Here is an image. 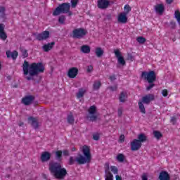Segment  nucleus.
<instances>
[{
  "mask_svg": "<svg viewBox=\"0 0 180 180\" xmlns=\"http://www.w3.org/2000/svg\"><path fill=\"white\" fill-rule=\"evenodd\" d=\"M117 113H118V115L120 116L123 113V109L122 108L118 109Z\"/></svg>",
  "mask_w": 180,
  "mask_h": 180,
  "instance_id": "51",
  "label": "nucleus"
},
{
  "mask_svg": "<svg viewBox=\"0 0 180 180\" xmlns=\"http://www.w3.org/2000/svg\"><path fill=\"white\" fill-rule=\"evenodd\" d=\"M71 7L77 8V5H78V0H71Z\"/></svg>",
  "mask_w": 180,
  "mask_h": 180,
  "instance_id": "38",
  "label": "nucleus"
},
{
  "mask_svg": "<svg viewBox=\"0 0 180 180\" xmlns=\"http://www.w3.org/2000/svg\"><path fill=\"white\" fill-rule=\"evenodd\" d=\"M2 70V65L0 63V71Z\"/></svg>",
  "mask_w": 180,
  "mask_h": 180,
  "instance_id": "60",
  "label": "nucleus"
},
{
  "mask_svg": "<svg viewBox=\"0 0 180 180\" xmlns=\"http://www.w3.org/2000/svg\"><path fill=\"white\" fill-rule=\"evenodd\" d=\"M94 71V66L89 65L87 68V72H92Z\"/></svg>",
  "mask_w": 180,
  "mask_h": 180,
  "instance_id": "44",
  "label": "nucleus"
},
{
  "mask_svg": "<svg viewBox=\"0 0 180 180\" xmlns=\"http://www.w3.org/2000/svg\"><path fill=\"white\" fill-rule=\"evenodd\" d=\"M93 139H94V140H96V141L99 140V134H94L93 135Z\"/></svg>",
  "mask_w": 180,
  "mask_h": 180,
  "instance_id": "45",
  "label": "nucleus"
},
{
  "mask_svg": "<svg viewBox=\"0 0 180 180\" xmlns=\"http://www.w3.org/2000/svg\"><path fill=\"white\" fill-rule=\"evenodd\" d=\"M6 54L8 58H11H11H13V60H16L18 53V51H14L13 52H11V51H7L6 52Z\"/></svg>",
  "mask_w": 180,
  "mask_h": 180,
  "instance_id": "20",
  "label": "nucleus"
},
{
  "mask_svg": "<svg viewBox=\"0 0 180 180\" xmlns=\"http://www.w3.org/2000/svg\"><path fill=\"white\" fill-rule=\"evenodd\" d=\"M153 136L157 139V140H160L162 137V134L158 131H153Z\"/></svg>",
  "mask_w": 180,
  "mask_h": 180,
  "instance_id": "33",
  "label": "nucleus"
},
{
  "mask_svg": "<svg viewBox=\"0 0 180 180\" xmlns=\"http://www.w3.org/2000/svg\"><path fill=\"white\" fill-rule=\"evenodd\" d=\"M114 53L115 54V57L117 58V61L120 65H126V60H124V58L122 55V52H120L119 49H115L114 51Z\"/></svg>",
  "mask_w": 180,
  "mask_h": 180,
  "instance_id": "9",
  "label": "nucleus"
},
{
  "mask_svg": "<svg viewBox=\"0 0 180 180\" xmlns=\"http://www.w3.org/2000/svg\"><path fill=\"white\" fill-rule=\"evenodd\" d=\"M151 88H154V84H150L149 86L146 87V91H150Z\"/></svg>",
  "mask_w": 180,
  "mask_h": 180,
  "instance_id": "47",
  "label": "nucleus"
},
{
  "mask_svg": "<svg viewBox=\"0 0 180 180\" xmlns=\"http://www.w3.org/2000/svg\"><path fill=\"white\" fill-rule=\"evenodd\" d=\"M115 180H123V179H122V177L120 176L116 175L115 176Z\"/></svg>",
  "mask_w": 180,
  "mask_h": 180,
  "instance_id": "53",
  "label": "nucleus"
},
{
  "mask_svg": "<svg viewBox=\"0 0 180 180\" xmlns=\"http://www.w3.org/2000/svg\"><path fill=\"white\" fill-rule=\"evenodd\" d=\"M101 85H102V84L101 83L100 81H96L94 83L93 88H94V89H95V91H98V89H99V88H101Z\"/></svg>",
  "mask_w": 180,
  "mask_h": 180,
  "instance_id": "32",
  "label": "nucleus"
},
{
  "mask_svg": "<svg viewBox=\"0 0 180 180\" xmlns=\"http://www.w3.org/2000/svg\"><path fill=\"white\" fill-rule=\"evenodd\" d=\"M56 155L58 160H60L61 155H63V151L61 150H58L56 152Z\"/></svg>",
  "mask_w": 180,
  "mask_h": 180,
  "instance_id": "41",
  "label": "nucleus"
},
{
  "mask_svg": "<svg viewBox=\"0 0 180 180\" xmlns=\"http://www.w3.org/2000/svg\"><path fill=\"white\" fill-rule=\"evenodd\" d=\"M140 148H141V142L137 139H134L131 142V150L132 151H137V150H140Z\"/></svg>",
  "mask_w": 180,
  "mask_h": 180,
  "instance_id": "12",
  "label": "nucleus"
},
{
  "mask_svg": "<svg viewBox=\"0 0 180 180\" xmlns=\"http://www.w3.org/2000/svg\"><path fill=\"white\" fill-rule=\"evenodd\" d=\"M34 36H35L37 40H39V41H43V40H47V39L50 37V32L44 31L39 34H34Z\"/></svg>",
  "mask_w": 180,
  "mask_h": 180,
  "instance_id": "7",
  "label": "nucleus"
},
{
  "mask_svg": "<svg viewBox=\"0 0 180 180\" xmlns=\"http://www.w3.org/2000/svg\"><path fill=\"white\" fill-rule=\"evenodd\" d=\"M141 144H142V143H144L145 141H147V136L146 135V134H140L138 135V139Z\"/></svg>",
  "mask_w": 180,
  "mask_h": 180,
  "instance_id": "25",
  "label": "nucleus"
},
{
  "mask_svg": "<svg viewBox=\"0 0 180 180\" xmlns=\"http://www.w3.org/2000/svg\"><path fill=\"white\" fill-rule=\"evenodd\" d=\"M58 22L61 25H64V22H65V17L64 15H60L59 17Z\"/></svg>",
  "mask_w": 180,
  "mask_h": 180,
  "instance_id": "39",
  "label": "nucleus"
},
{
  "mask_svg": "<svg viewBox=\"0 0 180 180\" xmlns=\"http://www.w3.org/2000/svg\"><path fill=\"white\" fill-rule=\"evenodd\" d=\"M81 51L84 54H89V53H91V47H89V46L87 45H83L81 47Z\"/></svg>",
  "mask_w": 180,
  "mask_h": 180,
  "instance_id": "24",
  "label": "nucleus"
},
{
  "mask_svg": "<svg viewBox=\"0 0 180 180\" xmlns=\"http://www.w3.org/2000/svg\"><path fill=\"white\" fill-rule=\"evenodd\" d=\"M80 150L84 156L82 155H78V156L75 158L77 162L81 165L91 162V150L89 147L84 146L82 147Z\"/></svg>",
  "mask_w": 180,
  "mask_h": 180,
  "instance_id": "3",
  "label": "nucleus"
},
{
  "mask_svg": "<svg viewBox=\"0 0 180 180\" xmlns=\"http://www.w3.org/2000/svg\"><path fill=\"white\" fill-rule=\"evenodd\" d=\"M127 99V92L122 91L120 95V101L121 102H124Z\"/></svg>",
  "mask_w": 180,
  "mask_h": 180,
  "instance_id": "28",
  "label": "nucleus"
},
{
  "mask_svg": "<svg viewBox=\"0 0 180 180\" xmlns=\"http://www.w3.org/2000/svg\"><path fill=\"white\" fill-rule=\"evenodd\" d=\"M40 158L42 162H47V161H49L50 158H51V153L47 151L43 152L41 154Z\"/></svg>",
  "mask_w": 180,
  "mask_h": 180,
  "instance_id": "14",
  "label": "nucleus"
},
{
  "mask_svg": "<svg viewBox=\"0 0 180 180\" xmlns=\"http://www.w3.org/2000/svg\"><path fill=\"white\" fill-rule=\"evenodd\" d=\"M19 126H23V122L19 123Z\"/></svg>",
  "mask_w": 180,
  "mask_h": 180,
  "instance_id": "59",
  "label": "nucleus"
},
{
  "mask_svg": "<svg viewBox=\"0 0 180 180\" xmlns=\"http://www.w3.org/2000/svg\"><path fill=\"white\" fill-rule=\"evenodd\" d=\"M104 168H105V176H106V170L108 169V172L109 174H111L110 173V171L111 172H112V174H117V172L119 171V169H117V167L116 166H109V162H106L105 164V166H104Z\"/></svg>",
  "mask_w": 180,
  "mask_h": 180,
  "instance_id": "10",
  "label": "nucleus"
},
{
  "mask_svg": "<svg viewBox=\"0 0 180 180\" xmlns=\"http://www.w3.org/2000/svg\"><path fill=\"white\" fill-rule=\"evenodd\" d=\"M0 12L1 13H4L5 12V8L4 7H0Z\"/></svg>",
  "mask_w": 180,
  "mask_h": 180,
  "instance_id": "54",
  "label": "nucleus"
},
{
  "mask_svg": "<svg viewBox=\"0 0 180 180\" xmlns=\"http://www.w3.org/2000/svg\"><path fill=\"white\" fill-rule=\"evenodd\" d=\"M117 20L120 23H127V14L121 13L118 15Z\"/></svg>",
  "mask_w": 180,
  "mask_h": 180,
  "instance_id": "17",
  "label": "nucleus"
},
{
  "mask_svg": "<svg viewBox=\"0 0 180 180\" xmlns=\"http://www.w3.org/2000/svg\"><path fill=\"white\" fill-rule=\"evenodd\" d=\"M119 141H120V143H123L124 141V135H121L120 136Z\"/></svg>",
  "mask_w": 180,
  "mask_h": 180,
  "instance_id": "46",
  "label": "nucleus"
},
{
  "mask_svg": "<svg viewBox=\"0 0 180 180\" xmlns=\"http://www.w3.org/2000/svg\"><path fill=\"white\" fill-rule=\"evenodd\" d=\"M164 4H157L155 6V11L157 13H159L160 15L162 14V12H164Z\"/></svg>",
  "mask_w": 180,
  "mask_h": 180,
  "instance_id": "23",
  "label": "nucleus"
},
{
  "mask_svg": "<svg viewBox=\"0 0 180 180\" xmlns=\"http://www.w3.org/2000/svg\"><path fill=\"white\" fill-rule=\"evenodd\" d=\"M62 154H63V155H70V152H69L68 150H63V151L62 152Z\"/></svg>",
  "mask_w": 180,
  "mask_h": 180,
  "instance_id": "48",
  "label": "nucleus"
},
{
  "mask_svg": "<svg viewBox=\"0 0 180 180\" xmlns=\"http://www.w3.org/2000/svg\"><path fill=\"white\" fill-rule=\"evenodd\" d=\"M110 91H116V89H117V86H111L109 87Z\"/></svg>",
  "mask_w": 180,
  "mask_h": 180,
  "instance_id": "50",
  "label": "nucleus"
},
{
  "mask_svg": "<svg viewBox=\"0 0 180 180\" xmlns=\"http://www.w3.org/2000/svg\"><path fill=\"white\" fill-rule=\"evenodd\" d=\"M152 101H154V94H148L144 96L141 101L146 105H148V103H150V102Z\"/></svg>",
  "mask_w": 180,
  "mask_h": 180,
  "instance_id": "15",
  "label": "nucleus"
},
{
  "mask_svg": "<svg viewBox=\"0 0 180 180\" xmlns=\"http://www.w3.org/2000/svg\"><path fill=\"white\" fill-rule=\"evenodd\" d=\"M74 163V158L71 157L70 158V164H73Z\"/></svg>",
  "mask_w": 180,
  "mask_h": 180,
  "instance_id": "55",
  "label": "nucleus"
},
{
  "mask_svg": "<svg viewBox=\"0 0 180 180\" xmlns=\"http://www.w3.org/2000/svg\"><path fill=\"white\" fill-rule=\"evenodd\" d=\"M67 13H68V16H71L72 15V12L70 11V10H68Z\"/></svg>",
  "mask_w": 180,
  "mask_h": 180,
  "instance_id": "56",
  "label": "nucleus"
},
{
  "mask_svg": "<svg viewBox=\"0 0 180 180\" xmlns=\"http://www.w3.org/2000/svg\"><path fill=\"white\" fill-rule=\"evenodd\" d=\"M144 103L143 101H139L138 105L139 106V110L141 113H146V108H144Z\"/></svg>",
  "mask_w": 180,
  "mask_h": 180,
  "instance_id": "29",
  "label": "nucleus"
},
{
  "mask_svg": "<svg viewBox=\"0 0 180 180\" xmlns=\"http://www.w3.org/2000/svg\"><path fill=\"white\" fill-rule=\"evenodd\" d=\"M86 34V30L79 28L73 30V37L75 39H82V37H84Z\"/></svg>",
  "mask_w": 180,
  "mask_h": 180,
  "instance_id": "8",
  "label": "nucleus"
},
{
  "mask_svg": "<svg viewBox=\"0 0 180 180\" xmlns=\"http://www.w3.org/2000/svg\"><path fill=\"white\" fill-rule=\"evenodd\" d=\"M55 45L56 42L54 41L46 44L42 46V50L47 53L48 51H50V50H52Z\"/></svg>",
  "mask_w": 180,
  "mask_h": 180,
  "instance_id": "16",
  "label": "nucleus"
},
{
  "mask_svg": "<svg viewBox=\"0 0 180 180\" xmlns=\"http://www.w3.org/2000/svg\"><path fill=\"white\" fill-rule=\"evenodd\" d=\"M125 158L124 155L122 153H120L116 156V160L118 161V162H123Z\"/></svg>",
  "mask_w": 180,
  "mask_h": 180,
  "instance_id": "31",
  "label": "nucleus"
},
{
  "mask_svg": "<svg viewBox=\"0 0 180 180\" xmlns=\"http://www.w3.org/2000/svg\"><path fill=\"white\" fill-rule=\"evenodd\" d=\"M7 38L8 36L5 32V25L4 24H0V39H1V40H5Z\"/></svg>",
  "mask_w": 180,
  "mask_h": 180,
  "instance_id": "19",
  "label": "nucleus"
},
{
  "mask_svg": "<svg viewBox=\"0 0 180 180\" xmlns=\"http://www.w3.org/2000/svg\"><path fill=\"white\" fill-rule=\"evenodd\" d=\"M95 53H96V57H102L103 56L104 51L102 48L97 47V48H96Z\"/></svg>",
  "mask_w": 180,
  "mask_h": 180,
  "instance_id": "27",
  "label": "nucleus"
},
{
  "mask_svg": "<svg viewBox=\"0 0 180 180\" xmlns=\"http://www.w3.org/2000/svg\"><path fill=\"white\" fill-rule=\"evenodd\" d=\"M21 53L24 58H26V57L29 56V53H27V51L26 49H21Z\"/></svg>",
  "mask_w": 180,
  "mask_h": 180,
  "instance_id": "40",
  "label": "nucleus"
},
{
  "mask_svg": "<svg viewBox=\"0 0 180 180\" xmlns=\"http://www.w3.org/2000/svg\"><path fill=\"white\" fill-rule=\"evenodd\" d=\"M174 18L176 20L179 25H180V12H179V11L176 10L174 12Z\"/></svg>",
  "mask_w": 180,
  "mask_h": 180,
  "instance_id": "34",
  "label": "nucleus"
},
{
  "mask_svg": "<svg viewBox=\"0 0 180 180\" xmlns=\"http://www.w3.org/2000/svg\"><path fill=\"white\" fill-rule=\"evenodd\" d=\"M78 75V68H71L68 71V77L69 78H75Z\"/></svg>",
  "mask_w": 180,
  "mask_h": 180,
  "instance_id": "13",
  "label": "nucleus"
},
{
  "mask_svg": "<svg viewBox=\"0 0 180 180\" xmlns=\"http://www.w3.org/2000/svg\"><path fill=\"white\" fill-rule=\"evenodd\" d=\"M110 5V1L108 0H98L97 2V6L99 9H106Z\"/></svg>",
  "mask_w": 180,
  "mask_h": 180,
  "instance_id": "11",
  "label": "nucleus"
},
{
  "mask_svg": "<svg viewBox=\"0 0 180 180\" xmlns=\"http://www.w3.org/2000/svg\"><path fill=\"white\" fill-rule=\"evenodd\" d=\"M174 0H166V2H167V4H172V1H173Z\"/></svg>",
  "mask_w": 180,
  "mask_h": 180,
  "instance_id": "57",
  "label": "nucleus"
},
{
  "mask_svg": "<svg viewBox=\"0 0 180 180\" xmlns=\"http://www.w3.org/2000/svg\"><path fill=\"white\" fill-rule=\"evenodd\" d=\"M49 169L52 175H53L55 178H57V179H64V178H65V175H67V169L61 167L60 163H50Z\"/></svg>",
  "mask_w": 180,
  "mask_h": 180,
  "instance_id": "2",
  "label": "nucleus"
},
{
  "mask_svg": "<svg viewBox=\"0 0 180 180\" xmlns=\"http://www.w3.org/2000/svg\"><path fill=\"white\" fill-rule=\"evenodd\" d=\"M110 81H115L116 79V77L115 75H112L110 77Z\"/></svg>",
  "mask_w": 180,
  "mask_h": 180,
  "instance_id": "52",
  "label": "nucleus"
},
{
  "mask_svg": "<svg viewBox=\"0 0 180 180\" xmlns=\"http://www.w3.org/2000/svg\"><path fill=\"white\" fill-rule=\"evenodd\" d=\"M96 113V107L92 105L89 109V116L87 117L91 122H95L98 119V115H95Z\"/></svg>",
  "mask_w": 180,
  "mask_h": 180,
  "instance_id": "6",
  "label": "nucleus"
},
{
  "mask_svg": "<svg viewBox=\"0 0 180 180\" xmlns=\"http://www.w3.org/2000/svg\"><path fill=\"white\" fill-rule=\"evenodd\" d=\"M34 99L33 96H28L22 99V103H24V105H30Z\"/></svg>",
  "mask_w": 180,
  "mask_h": 180,
  "instance_id": "21",
  "label": "nucleus"
},
{
  "mask_svg": "<svg viewBox=\"0 0 180 180\" xmlns=\"http://www.w3.org/2000/svg\"><path fill=\"white\" fill-rule=\"evenodd\" d=\"M71 150H72V151H75V148L72 147V148H71Z\"/></svg>",
  "mask_w": 180,
  "mask_h": 180,
  "instance_id": "58",
  "label": "nucleus"
},
{
  "mask_svg": "<svg viewBox=\"0 0 180 180\" xmlns=\"http://www.w3.org/2000/svg\"><path fill=\"white\" fill-rule=\"evenodd\" d=\"M176 117L174 116L171 117V123H172L173 124H175V123H176Z\"/></svg>",
  "mask_w": 180,
  "mask_h": 180,
  "instance_id": "43",
  "label": "nucleus"
},
{
  "mask_svg": "<svg viewBox=\"0 0 180 180\" xmlns=\"http://www.w3.org/2000/svg\"><path fill=\"white\" fill-rule=\"evenodd\" d=\"M141 178H142V180H148V178L147 177V174H143Z\"/></svg>",
  "mask_w": 180,
  "mask_h": 180,
  "instance_id": "49",
  "label": "nucleus"
},
{
  "mask_svg": "<svg viewBox=\"0 0 180 180\" xmlns=\"http://www.w3.org/2000/svg\"><path fill=\"white\" fill-rule=\"evenodd\" d=\"M28 122L34 129H38L39 128V122H37V120L36 118H34L32 117H30L28 118Z\"/></svg>",
  "mask_w": 180,
  "mask_h": 180,
  "instance_id": "18",
  "label": "nucleus"
},
{
  "mask_svg": "<svg viewBox=\"0 0 180 180\" xmlns=\"http://www.w3.org/2000/svg\"><path fill=\"white\" fill-rule=\"evenodd\" d=\"M71 8V4L70 3H63L60 4L53 12V16H58L60 13H67L70 8Z\"/></svg>",
  "mask_w": 180,
  "mask_h": 180,
  "instance_id": "4",
  "label": "nucleus"
},
{
  "mask_svg": "<svg viewBox=\"0 0 180 180\" xmlns=\"http://www.w3.org/2000/svg\"><path fill=\"white\" fill-rule=\"evenodd\" d=\"M22 72L25 78L30 81L35 75L44 72V65L41 63L29 64V62L25 60L22 64Z\"/></svg>",
  "mask_w": 180,
  "mask_h": 180,
  "instance_id": "1",
  "label": "nucleus"
},
{
  "mask_svg": "<svg viewBox=\"0 0 180 180\" xmlns=\"http://www.w3.org/2000/svg\"><path fill=\"white\" fill-rule=\"evenodd\" d=\"M68 122L70 124H72L74 122H75V120L74 119V116H72V115L70 114L68 116Z\"/></svg>",
  "mask_w": 180,
  "mask_h": 180,
  "instance_id": "36",
  "label": "nucleus"
},
{
  "mask_svg": "<svg viewBox=\"0 0 180 180\" xmlns=\"http://www.w3.org/2000/svg\"><path fill=\"white\" fill-rule=\"evenodd\" d=\"M86 93V89H79V91L77 94V96L78 99H80V98H83L84 95Z\"/></svg>",
  "mask_w": 180,
  "mask_h": 180,
  "instance_id": "26",
  "label": "nucleus"
},
{
  "mask_svg": "<svg viewBox=\"0 0 180 180\" xmlns=\"http://www.w3.org/2000/svg\"><path fill=\"white\" fill-rule=\"evenodd\" d=\"M161 94L162 96H164L165 98H167V96H168V90L167 89H165L162 90Z\"/></svg>",
  "mask_w": 180,
  "mask_h": 180,
  "instance_id": "42",
  "label": "nucleus"
},
{
  "mask_svg": "<svg viewBox=\"0 0 180 180\" xmlns=\"http://www.w3.org/2000/svg\"><path fill=\"white\" fill-rule=\"evenodd\" d=\"M142 78L148 81L149 84H153L155 81V72L154 71L143 72L141 74Z\"/></svg>",
  "mask_w": 180,
  "mask_h": 180,
  "instance_id": "5",
  "label": "nucleus"
},
{
  "mask_svg": "<svg viewBox=\"0 0 180 180\" xmlns=\"http://www.w3.org/2000/svg\"><path fill=\"white\" fill-rule=\"evenodd\" d=\"M124 12L122 13H125V15H129V12L131 11V8H130L129 5H125L124 7Z\"/></svg>",
  "mask_w": 180,
  "mask_h": 180,
  "instance_id": "35",
  "label": "nucleus"
},
{
  "mask_svg": "<svg viewBox=\"0 0 180 180\" xmlns=\"http://www.w3.org/2000/svg\"><path fill=\"white\" fill-rule=\"evenodd\" d=\"M106 176H105V180H113V174L109 173V169L105 170Z\"/></svg>",
  "mask_w": 180,
  "mask_h": 180,
  "instance_id": "30",
  "label": "nucleus"
},
{
  "mask_svg": "<svg viewBox=\"0 0 180 180\" xmlns=\"http://www.w3.org/2000/svg\"><path fill=\"white\" fill-rule=\"evenodd\" d=\"M160 180H169V174L165 171H162L159 174Z\"/></svg>",
  "mask_w": 180,
  "mask_h": 180,
  "instance_id": "22",
  "label": "nucleus"
},
{
  "mask_svg": "<svg viewBox=\"0 0 180 180\" xmlns=\"http://www.w3.org/2000/svg\"><path fill=\"white\" fill-rule=\"evenodd\" d=\"M136 41H138V43H140V44H144V43H146V38L143 37H139L136 39Z\"/></svg>",
  "mask_w": 180,
  "mask_h": 180,
  "instance_id": "37",
  "label": "nucleus"
}]
</instances>
